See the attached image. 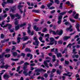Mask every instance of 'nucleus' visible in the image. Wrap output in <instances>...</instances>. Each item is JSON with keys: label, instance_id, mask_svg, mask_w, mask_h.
I'll return each instance as SVG.
<instances>
[{"label": "nucleus", "instance_id": "49530a36", "mask_svg": "<svg viewBox=\"0 0 80 80\" xmlns=\"http://www.w3.org/2000/svg\"><path fill=\"white\" fill-rule=\"evenodd\" d=\"M35 72H40V69H37L35 70Z\"/></svg>", "mask_w": 80, "mask_h": 80}, {"label": "nucleus", "instance_id": "052dcab7", "mask_svg": "<svg viewBox=\"0 0 80 80\" xmlns=\"http://www.w3.org/2000/svg\"><path fill=\"white\" fill-rule=\"evenodd\" d=\"M40 72H46V70H45L43 69H40Z\"/></svg>", "mask_w": 80, "mask_h": 80}, {"label": "nucleus", "instance_id": "8fccbe9b", "mask_svg": "<svg viewBox=\"0 0 80 80\" xmlns=\"http://www.w3.org/2000/svg\"><path fill=\"white\" fill-rule=\"evenodd\" d=\"M15 30L14 28H13L12 29H11L10 30V32H14V30Z\"/></svg>", "mask_w": 80, "mask_h": 80}, {"label": "nucleus", "instance_id": "1a4fd4ad", "mask_svg": "<svg viewBox=\"0 0 80 80\" xmlns=\"http://www.w3.org/2000/svg\"><path fill=\"white\" fill-rule=\"evenodd\" d=\"M71 37H68L67 36H65L64 37H63V40H68V39H69V38H70Z\"/></svg>", "mask_w": 80, "mask_h": 80}, {"label": "nucleus", "instance_id": "ddd939ff", "mask_svg": "<svg viewBox=\"0 0 80 80\" xmlns=\"http://www.w3.org/2000/svg\"><path fill=\"white\" fill-rule=\"evenodd\" d=\"M22 39H23V41H26L28 39V38L27 36H24L22 38Z\"/></svg>", "mask_w": 80, "mask_h": 80}, {"label": "nucleus", "instance_id": "dca6fc26", "mask_svg": "<svg viewBox=\"0 0 80 80\" xmlns=\"http://www.w3.org/2000/svg\"><path fill=\"white\" fill-rule=\"evenodd\" d=\"M6 3L7 4V3H13V0H8L6 2Z\"/></svg>", "mask_w": 80, "mask_h": 80}, {"label": "nucleus", "instance_id": "a211bd4d", "mask_svg": "<svg viewBox=\"0 0 80 80\" xmlns=\"http://www.w3.org/2000/svg\"><path fill=\"white\" fill-rule=\"evenodd\" d=\"M20 39H22L19 37H18V38H17L18 43H19L20 42Z\"/></svg>", "mask_w": 80, "mask_h": 80}, {"label": "nucleus", "instance_id": "5fc2aeb1", "mask_svg": "<svg viewBox=\"0 0 80 80\" xmlns=\"http://www.w3.org/2000/svg\"><path fill=\"white\" fill-rule=\"evenodd\" d=\"M71 47H72L71 43L69 44L68 45V46H67V48H68V47H69L70 48H71Z\"/></svg>", "mask_w": 80, "mask_h": 80}, {"label": "nucleus", "instance_id": "79ce46f5", "mask_svg": "<svg viewBox=\"0 0 80 80\" xmlns=\"http://www.w3.org/2000/svg\"><path fill=\"white\" fill-rule=\"evenodd\" d=\"M15 30L17 31V30H18V29H19V25H18L17 26H16L15 27Z\"/></svg>", "mask_w": 80, "mask_h": 80}, {"label": "nucleus", "instance_id": "5701e85b", "mask_svg": "<svg viewBox=\"0 0 80 80\" xmlns=\"http://www.w3.org/2000/svg\"><path fill=\"white\" fill-rule=\"evenodd\" d=\"M10 16L8 17L7 18V20H6L7 22L8 23V22H10Z\"/></svg>", "mask_w": 80, "mask_h": 80}, {"label": "nucleus", "instance_id": "6ab92c4d", "mask_svg": "<svg viewBox=\"0 0 80 80\" xmlns=\"http://www.w3.org/2000/svg\"><path fill=\"white\" fill-rule=\"evenodd\" d=\"M57 56L58 58H59V57H62V55L61 53H59L57 54Z\"/></svg>", "mask_w": 80, "mask_h": 80}, {"label": "nucleus", "instance_id": "423d86ee", "mask_svg": "<svg viewBox=\"0 0 80 80\" xmlns=\"http://www.w3.org/2000/svg\"><path fill=\"white\" fill-rule=\"evenodd\" d=\"M76 28L77 29L78 32H80V30L79 28H80V24L78 23L76 24Z\"/></svg>", "mask_w": 80, "mask_h": 80}, {"label": "nucleus", "instance_id": "4be33fe9", "mask_svg": "<svg viewBox=\"0 0 80 80\" xmlns=\"http://www.w3.org/2000/svg\"><path fill=\"white\" fill-rule=\"evenodd\" d=\"M50 33H52V34L54 35H55L57 34V32H55L54 31H53L52 30H49Z\"/></svg>", "mask_w": 80, "mask_h": 80}, {"label": "nucleus", "instance_id": "c9c22d12", "mask_svg": "<svg viewBox=\"0 0 80 80\" xmlns=\"http://www.w3.org/2000/svg\"><path fill=\"white\" fill-rule=\"evenodd\" d=\"M78 18V14L77 13L75 17H74V18L76 19H77Z\"/></svg>", "mask_w": 80, "mask_h": 80}, {"label": "nucleus", "instance_id": "20e7f679", "mask_svg": "<svg viewBox=\"0 0 80 80\" xmlns=\"http://www.w3.org/2000/svg\"><path fill=\"white\" fill-rule=\"evenodd\" d=\"M56 33L59 35H62L63 33V30H61L59 31L58 30L56 32Z\"/></svg>", "mask_w": 80, "mask_h": 80}, {"label": "nucleus", "instance_id": "0e129e2a", "mask_svg": "<svg viewBox=\"0 0 80 80\" xmlns=\"http://www.w3.org/2000/svg\"><path fill=\"white\" fill-rule=\"evenodd\" d=\"M9 74L10 76H13V73H12L11 71H9Z\"/></svg>", "mask_w": 80, "mask_h": 80}, {"label": "nucleus", "instance_id": "4c0bfd02", "mask_svg": "<svg viewBox=\"0 0 80 80\" xmlns=\"http://www.w3.org/2000/svg\"><path fill=\"white\" fill-rule=\"evenodd\" d=\"M54 2L55 3H56L57 4H59V3L60 2L59 1V0H55Z\"/></svg>", "mask_w": 80, "mask_h": 80}, {"label": "nucleus", "instance_id": "774afa93", "mask_svg": "<svg viewBox=\"0 0 80 80\" xmlns=\"http://www.w3.org/2000/svg\"><path fill=\"white\" fill-rule=\"evenodd\" d=\"M35 64L34 63H32L30 64V66L31 67H33V66H35Z\"/></svg>", "mask_w": 80, "mask_h": 80}, {"label": "nucleus", "instance_id": "72a5a7b5", "mask_svg": "<svg viewBox=\"0 0 80 80\" xmlns=\"http://www.w3.org/2000/svg\"><path fill=\"white\" fill-rule=\"evenodd\" d=\"M32 74V71H29L28 74V76H30V75Z\"/></svg>", "mask_w": 80, "mask_h": 80}, {"label": "nucleus", "instance_id": "b1692460", "mask_svg": "<svg viewBox=\"0 0 80 80\" xmlns=\"http://www.w3.org/2000/svg\"><path fill=\"white\" fill-rule=\"evenodd\" d=\"M61 71H60L59 70H58L56 71V72L57 74H59V75H60V74H61Z\"/></svg>", "mask_w": 80, "mask_h": 80}, {"label": "nucleus", "instance_id": "6e6d98bb", "mask_svg": "<svg viewBox=\"0 0 80 80\" xmlns=\"http://www.w3.org/2000/svg\"><path fill=\"white\" fill-rule=\"evenodd\" d=\"M48 74L47 73H45L44 74V77L45 78H47V77H48Z\"/></svg>", "mask_w": 80, "mask_h": 80}, {"label": "nucleus", "instance_id": "412c9836", "mask_svg": "<svg viewBox=\"0 0 80 80\" xmlns=\"http://www.w3.org/2000/svg\"><path fill=\"white\" fill-rule=\"evenodd\" d=\"M43 63L44 65L45 66V67H46L47 68H49V66H48V64L46 62V61H44Z\"/></svg>", "mask_w": 80, "mask_h": 80}, {"label": "nucleus", "instance_id": "09e8293b", "mask_svg": "<svg viewBox=\"0 0 80 80\" xmlns=\"http://www.w3.org/2000/svg\"><path fill=\"white\" fill-rule=\"evenodd\" d=\"M54 44V42H50L49 43H48V45H53Z\"/></svg>", "mask_w": 80, "mask_h": 80}, {"label": "nucleus", "instance_id": "4d7b16f0", "mask_svg": "<svg viewBox=\"0 0 80 80\" xmlns=\"http://www.w3.org/2000/svg\"><path fill=\"white\" fill-rule=\"evenodd\" d=\"M39 50L38 49L36 51V53H37V54L38 55H39L40 54V52H39Z\"/></svg>", "mask_w": 80, "mask_h": 80}, {"label": "nucleus", "instance_id": "69168bd1", "mask_svg": "<svg viewBox=\"0 0 80 80\" xmlns=\"http://www.w3.org/2000/svg\"><path fill=\"white\" fill-rule=\"evenodd\" d=\"M64 24H65V25H68V24H70V23H69L68 22H66L64 23Z\"/></svg>", "mask_w": 80, "mask_h": 80}, {"label": "nucleus", "instance_id": "473e14b6", "mask_svg": "<svg viewBox=\"0 0 80 80\" xmlns=\"http://www.w3.org/2000/svg\"><path fill=\"white\" fill-rule=\"evenodd\" d=\"M26 25V23H24L23 24H21L20 26V27H24V26H25Z\"/></svg>", "mask_w": 80, "mask_h": 80}, {"label": "nucleus", "instance_id": "f257e3e1", "mask_svg": "<svg viewBox=\"0 0 80 80\" xmlns=\"http://www.w3.org/2000/svg\"><path fill=\"white\" fill-rule=\"evenodd\" d=\"M34 40H35V42H33V44L34 45H35L36 46H37L38 47V44H39V42L38 41V39L36 37H35L33 38Z\"/></svg>", "mask_w": 80, "mask_h": 80}, {"label": "nucleus", "instance_id": "bf43d9fd", "mask_svg": "<svg viewBox=\"0 0 80 80\" xmlns=\"http://www.w3.org/2000/svg\"><path fill=\"white\" fill-rule=\"evenodd\" d=\"M62 22V20H58V24H60Z\"/></svg>", "mask_w": 80, "mask_h": 80}, {"label": "nucleus", "instance_id": "cd10ccee", "mask_svg": "<svg viewBox=\"0 0 80 80\" xmlns=\"http://www.w3.org/2000/svg\"><path fill=\"white\" fill-rule=\"evenodd\" d=\"M5 52H3V53H2V55H0V58H2L3 57V56H4V55H5Z\"/></svg>", "mask_w": 80, "mask_h": 80}, {"label": "nucleus", "instance_id": "f8f14e48", "mask_svg": "<svg viewBox=\"0 0 80 80\" xmlns=\"http://www.w3.org/2000/svg\"><path fill=\"white\" fill-rule=\"evenodd\" d=\"M15 17H18V19H20V18H21V16L20 15H18V14H16L14 15Z\"/></svg>", "mask_w": 80, "mask_h": 80}, {"label": "nucleus", "instance_id": "9d476101", "mask_svg": "<svg viewBox=\"0 0 80 80\" xmlns=\"http://www.w3.org/2000/svg\"><path fill=\"white\" fill-rule=\"evenodd\" d=\"M33 29L34 30H36V32H38V31L39 30V28L38 27H37V26H34Z\"/></svg>", "mask_w": 80, "mask_h": 80}, {"label": "nucleus", "instance_id": "37998d69", "mask_svg": "<svg viewBox=\"0 0 80 80\" xmlns=\"http://www.w3.org/2000/svg\"><path fill=\"white\" fill-rule=\"evenodd\" d=\"M28 33L29 34V35H30V33H31V31L30 30V29H28Z\"/></svg>", "mask_w": 80, "mask_h": 80}, {"label": "nucleus", "instance_id": "7c9ffc66", "mask_svg": "<svg viewBox=\"0 0 80 80\" xmlns=\"http://www.w3.org/2000/svg\"><path fill=\"white\" fill-rule=\"evenodd\" d=\"M72 28V26L71 25H70V27L69 28H66V31H67L68 32V30H69V29H70V28Z\"/></svg>", "mask_w": 80, "mask_h": 80}, {"label": "nucleus", "instance_id": "e433bc0d", "mask_svg": "<svg viewBox=\"0 0 80 80\" xmlns=\"http://www.w3.org/2000/svg\"><path fill=\"white\" fill-rule=\"evenodd\" d=\"M10 67V66L6 64L5 66H4V68H5L6 69H7L8 67Z\"/></svg>", "mask_w": 80, "mask_h": 80}, {"label": "nucleus", "instance_id": "58836bf2", "mask_svg": "<svg viewBox=\"0 0 80 80\" xmlns=\"http://www.w3.org/2000/svg\"><path fill=\"white\" fill-rule=\"evenodd\" d=\"M66 13V12H63L59 13V15H65Z\"/></svg>", "mask_w": 80, "mask_h": 80}, {"label": "nucleus", "instance_id": "f704fd0d", "mask_svg": "<svg viewBox=\"0 0 80 80\" xmlns=\"http://www.w3.org/2000/svg\"><path fill=\"white\" fill-rule=\"evenodd\" d=\"M63 75L64 76H68V77H71V75L68 74L67 73H64Z\"/></svg>", "mask_w": 80, "mask_h": 80}, {"label": "nucleus", "instance_id": "bb28decb", "mask_svg": "<svg viewBox=\"0 0 80 80\" xmlns=\"http://www.w3.org/2000/svg\"><path fill=\"white\" fill-rule=\"evenodd\" d=\"M52 3L51 2H50L48 4H47V7H48V8H50V7L51 6H52Z\"/></svg>", "mask_w": 80, "mask_h": 80}, {"label": "nucleus", "instance_id": "a18cd8bd", "mask_svg": "<svg viewBox=\"0 0 80 80\" xmlns=\"http://www.w3.org/2000/svg\"><path fill=\"white\" fill-rule=\"evenodd\" d=\"M62 5H63V3H61L60 4V6L59 7V8L60 9H62V8H62Z\"/></svg>", "mask_w": 80, "mask_h": 80}, {"label": "nucleus", "instance_id": "603ef678", "mask_svg": "<svg viewBox=\"0 0 80 80\" xmlns=\"http://www.w3.org/2000/svg\"><path fill=\"white\" fill-rule=\"evenodd\" d=\"M70 20L72 22V23H74V22H75V20H74L72 19H71V18L70 19Z\"/></svg>", "mask_w": 80, "mask_h": 80}, {"label": "nucleus", "instance_id": "aec40b11", "mask_svg": "<svg viewBox=\"0 0 80 80\" xmlns=\"http://www.w3.org/2000/svg\"><path fill=\"white\" fill-rule=\"evenodd\" d=\"M16 8H17V7H16V6H15L13 7H12L11 8V10L12 12H13L14 10H16Z\"/></svg>", "mask_w": 80, "mask_h": 80}, {"label": "nucleus", "instance_id": "c03bdc74", "mask_svg": "<svg viewBox=\"0 0 80 80\" xmlns=\"http://www.w3.org/2000/svg\"><path fill=\"white\" fill-rule=\"evenodd\" d=\"M11 60H12V61H18V60L19 59H13L12 58H11Z\"/></svg>", "mask_w": 80, "mask_h": 80}, {"label": "nucleus", "instance_id": "7ed1b4c3", "mask_svg": "<svg viewBox=\"0 0 80 80\" xmlns=\"http://www.w3.org/2000/svg\"><path fill=\"white\" fill-rule=\"evenodd\" d=\"M7 26H8V29H9V30H10L11 28L12 27V24H8L4 26L3 27V28H5V27H7Z\"/></svg>", "mask_w": 80, "mask_h": 80}, {"label": "nucleus", "instance_id": "9b49d317", "mask_svg": "<svg viewBox=\"0 0 80 80\" xmlns=\"http://www.w3.org/2000/svg\"><path fill=\"white\" fill-rule=\"evenodd\" d=\"M10 16L11 17V19L12 20H13L15 18V15L14 14H13L12 13H10Z\"/></svg>", "mask_w": 80, "mask_h": 80}, {"label": "nucleus", "instance_id": "680f3d73", "mask_svg": "<svg viewBox=\"0 0 80 80\" xmlns=\"http://www.w3.org/2000/svg\"><path fill=\"white\" fill-rule=\"evenodd\" d=\"M58 43H59V44H62V40L59 41H58Z\"/></svg>", "mask_w": 80, "mask_h": 80}, {"label": "nucleus", "instance_id": "f3484780", "mask_svg": "<svg viewBox=\"0 0 80 80\" xmlns=\"http://www.w3.org/2000/svg\"><path fill=\"white\" fill-rule=\"evenodd\" d=\"M25 51L26 52H31L32 51L30 48H27L25 49Z\"/></svg>", "mask_w": 80, "mask_h": 80}, {"label": "nucleus", "instance_id": "39448f33", "mask_svg": "<svg viewBox=\"0 0 80 80\" xmlns=\"http://www.w3.org/2000/svg\"><path fill=\"white\" fill-rule=\"evenodd\" d=\"M24 70L23 71V73L24 74V75H25V76H27V75H28V72H27L28 69H26L25 70Z\"/></svg>", "mask_w": 80, "mask_h": 80}, {"label": "nucleus", "instance_id": "a878e982", "mask_svg": "<svg viewBox=\"0 0 80 80\" xmlns=\"http://www.w3.org/2000/svg\"><path fill=\"white\" fill-rule=\"evenodd\" d=\"M4 78H8L10 77L9 76V75H8V74H5L4 75Z\"/></svg>", "mask_w": 80, "mask_h": 80}, {"label": "nucleus", "instance_id": "c756f323", "mask_svg": "<svg viewBox=\"0 0 80 80\" xmlns=\"http://www.w3.org/2000/svg\"><path fill=\"white\" fill-rule=\"evenodd\" d=\"M54 52L55 54H57L58 53V49L57 48H56Z\"/></svg>", "mask_w": 80, "mask_h": 80}, {"label": "nucleus", "instance_id": "e2e57ef3", "mask_svg": "<svg viewBox=\"0 0 80 80\" xmlns=\"http://www.w3.org/2000/svg\"><path fill=\"white\" fill-rule=\"evenodd\" d=\"M1 38H4V35L3 34H2L1 35Z\"/></svg>", "mask_w": 80, "mask_h": 80}, {"label": "nucleus", "instance_id": "0eeeda50", "mask_svg": "<svg viewBox=\"0 0 80 80\" xmlns=\"http://www.w3.org/2000/svg\"><path fill=\"white\" fill-rule=\"evenodd\" d=\"M7 17V14H4L3 16H0V21L3 19V18H6Z\"/></svg>", "mask_w": 80, "mask_h": 80}, {"label": "nucleus", "instance_id": "a19ab883", "mask_svg": "<svg viewBox=\"0 0 80 80\" xmlns=\"http://www.w3.org/2000/svg\"><path fill=\"white\" fill-rule=\"evenodd\" d=\"M50 40L51 42H54V38H50Z\"/></svg>", "mask_w": 80, "mask_h": 80}, {"label": "nucleus", "instance_id": "2eb2a0df", "mask_svg": "<svg viewBox=\"0 0 80 80\" xmlns=\"http://www.w3.org/2000/svg\"><path fill=\"white\" fill-rule=\"evenodd\" d=\"M32 12H35V13H39L40 12V10H32Z\"/></svg>", "mask_w": 80, "mask_h": 80}, {"label": "nucleus", "instance_id": "f03ea898", "mask_svg": "<svg viewBox=\"0 0 80 80\" xmlns=\"http://www.w3.org/2000/svg\"><path fill=\"white\" fill-rule=\"evenodd\" d=\"M29 65V63L27 62L24 63L23 66V70H25L27 68V65Z\"/></svg>", "mask_w": 80, "mask_h": 80}, {"label": "nucleus", "instance_id": "c85d7f7f", "mask_svg": "<svg viewBox=\"0 0 80 80\" xmlns=\"http://www.w3.org/2000/svg\"><path fill=\"white\" fill-rule=\"evenodd\" d=\"M56 69H53L52 70V71L50 72L51 73V74H53L54 72H56Z\"/></svg>", "mask_w": 80, "mask_h": 80}, {"label": "nucleus", "instance_id": "2f4dec72", "mask_svg": "<svg viewBox=\"0 0 80 80\" xmlns=\"http://www.w3.org/2000/svg\"><path fill=\"white\" fill-rule=\"evenodd\" d=\"M13 56L14 57H16L17 55V53L16 52H14L12 53Z\"/></svg>", "mask_w": 80, "mask_h": 80}, {"label": "nucleus", "instance_id": "338daca9", "mask_svg": "<svg viewBox=\"0 0 80 80\" xmlns=\"http://www.w3.org/2000/svg\"><path fill=\"white\" fill-rule=\"evenodd\" d=\"M65 63L66 64H67V65H68V64H69V62L65 60Z\"/></svg>", "mask_w": 80, "mask_h": 80}, {"label": "nucleus", "instance_id": "13d9d810", "mask_svg": "<svg viewBox=\"0 0 80 80\" xmlns=\"http://www.w3.org/2000/svg\"><path fill=\"white\" fill-rule=\"evenodd\" d=\"M5 57H10V54H6L5 55Z\"/></svg>", "mask_w": 80, "mask_h": 80}, {"label": "nucleus", "instance_id": "864d4df0", "mask_svg": "<svg viewBox=\"0 0 80 80\" xmlns=\"http://www.w3.org/2000/svg\"><path fill=\"white\" fill-rule=\"evenodd\" d=\"M21 57H24L25 56V54L24 53H22L21 55Z\"/></svg>", "mask_w": 80, "mask_h": 80}, {"label": "nucleus", "instance_id": "393cba45", "mask_svg": "<svg viewBox=\"0 0 80 80\" xmlns=\"http://www.w3.org/2000/svg\"><path fill=\"white\" fill-rule=\"evenodd\" d=\"M24 63V61H20V62H18L17 63L18 65H22V64H23Z\"/></svg>", "mask_w": 80, "mask_h": 80}, {"label": "nucleus", "instance_id": "3c124183", "mask_svg": "<svg viewBox=\"0 0 80 80\" xmlns=\"http://www.w3.org/2000/svg\"><path fill=\"white\" fill-rule=\"evenodd\" d=\"M47 30V28H44V29L42 30V32H45Z\"/></svg>", "mask_w": 80, "mask_h": 80}, {"label": "nucleus", "instance_id": "4468645a", "mask_svg": "<svg viewBox=\"0 0 80 80\" xmlns=\"http://www.w3.org/2000/svg\"><path fill=\"white\" fill-rule=\"evenodd\" d=\"M3 2L2 3V5L3 7H5V5L7 4V2H5V0H3Z\"/></svg>", "mask_w": 80, "mask_h": 80}, {"label": "nucleus", "instance_id": "6e6552de", "mask_svg": "<svg viewBox=\"0 0 80 80\" xmlns=\"http://www.w3.org/2000/svg\"><path fill=\"white\" fill-rule=\"evenodd\" d=\"M21 5H22V2H20L19 3V5L18 7V9H20V8H22L23 7V6H20Z\"/></svg>", "mask_w": 80, "mask_h": 80}, {"label": "nucleus", "instance_id": "ea45409f", "mask_svg": "<svg viewBox=\"0 0 80 80\" xmlns=\"http://www.w3.org/2000/svg\"><path fill=\"white\" fill-rule=\"evenodd\" d=\"M62 19V16H59L58 17V20H61Z\"/></svg>", "mask_w": 80, "mask_h": 80}, {"label": "nucleus", "instance_id": "de8ad7c7", "mask_svg": "<svg viewBox=\"0 0 80 80\" xmlns=\"http://www.w3.org/2000/svg\"><path fill=\"white\" fill-rule=\"evenodd\" d=\"M21 67V66H19L17 68V70H16L17 72H19V70H20V68Z\"/></svg>", "mask_w": 80, "mask_h": 80}]
</instances>
